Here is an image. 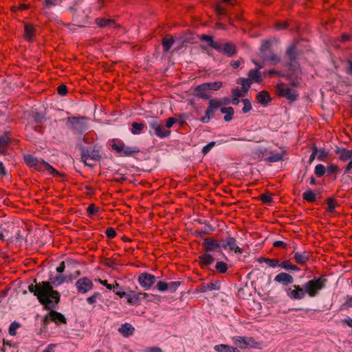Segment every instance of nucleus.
I'll list each match as a JSON object with an SVG mask.
<instances>
[{
  "label": "nucleus",
  "mask_w": 352,
  "mask_h": 352,
  "mask_svg": "<svg viewBox=\"0 0 352 352\" xmlns=\"http://www.w3.org/2000/svg\"><path fill=\"white\" fill-rule=\"evenodd\" d=\"M50 280L51 282L37 283L36 279L34 278L35 284H30L28 286V290L37 298L38 302L44 306L45 309L55 308L60 301V294L54 289L52 283L59 285L65 282V276L62 275L56 276Z\"/></svg>",
  "instance_id": "obj_1"
},
{
  "label": "nucleus",
  "mask_w": 352,
  "mask_h": 352,
  "mask_svg": "<svg viewBox=\"0 0 352 352\" xmlns=\"http://www.w3.org/2000/svg\"><path fill=\"white\" fill-rule=\"evenodd\" d=\"M81 160L85 166H91L89 161L98 162L101 159L100 150L97 145L80 148Z\"/></svg>",
  "instance_id": "obj_2"
},
{
  "label": "nucleus",
  "mask_w": 352,
  "mask_h": 352,
  "mask_svg": "<svg viewBox=\"0 0 352 352\" xmlns=\"http://www.w3.org/2000/svg\"><path fill=\"white\" fill-rule=\"evenodd\" d=\"M230 102L228 98H223L221 99H210L208 102V106L205 112V116L201 118V122L203 123H208L210 119L214 116V111L222 105H226Z\"/></svg>",
  "instance_id": "obj_3"
},
{
  "label": "nucleus",
  "mask_w": 352,
  "mask_h": 352,
  "mask_svg": "<svg viewBox=\"0 0 352 352\" xmlns=\"http://www.w3.org/2000/svg\"><path fill=\"white\" fill-rule=\"evenodd\" d=\"M327 282V280L324 276H320L307 281L303 287L310 297H315L318 292L325 287Z\"/></svg>",
  "instance_id": "obj_4"
},
{
  "label": "nucleus",
  "mask_w": 352,
  "mask_h": 352,
  "mask_svg": "<svg viewBox=\"0 0 352 352\" xmlns=\"http://www.w3.org/2000/svg\"><path fill=\"white\" fill-rule=\"evenodd\" d=\"M111 148L121 157H131L140 152L138 146H128L123 142L113 143Z\"/></svg>",
  "instance_id": "obj_5"
},
{
  "label": "nucleus",
  "mask_w": 352,
  "mask_h": 352,
  "mask_svg": "<svg viewBox=\"0 0 352 352\" xmlns=\"http://www.w3.org/2000/svg\"><path fill=\"white\" fill-rule=\"evenodd\" d=\"M271 42L265 41L261 47L260 51L261 58L263 60L270 61L272 64H277L280 61V58L270 50Z\"/></svg>",
  "instance_id": "obj_6"
},
{
  "label": "nucleus",
  "mask_w": 352,
  "mask_h": 352,
  "mask_svg": "<svg viewBox=\"0 0 352 352\" xmlns=\"http://www.w3.org/2000/svg\"><path fill=\"white\" fill-rule=\"evenodd\" d=\"M53 309H50V312L44 317L43 320V325L46 327L50 322H54L58 326L67 324L66 318L61 313L53 310Z\"/></svg>",
  "instance_id": "obj_7"
},
{
  "label": "nucleus",
  "mask_w": 352,
  "mask_h": 352,
  "mask_svg": "<svg viewBox=\"0 0 352 352\" xmlns=\"http://www.w3.org/2000/svg\"><path fill=\"white\" fill-rule=\"evenodd\" d=\"M277 95L280 97L286 98L289 102H294L298 98V94L296 91L285 86L284 84H278L276 86Z\"/></svg>",
  "instance_id": "obj_8"
},
{
  "label": "nucleus",
  "mask_w": 352,
  "mask_h": 352,
  "mask_svg": "<svg viewBox=\"0 0 352 352\" xmlns=\"http://www.w3.org/2000/svg\"><path fill=\"white\" fill-rule=\"evenodd\" d=\"M285 290L287 296L292 300H301L306 295L304 287H301L298 285H292Z\"/></svg>",
  "instance_id": "obj_9"
},
{
  "label": "nucleus",
  "mask_w": 352,
  "mask_h": 352,
  "mask_svg": "<svg viewBox=\"0 0 352 352\" xmlns=\"http://www.w3.org/2000/svg\"><path fill=\"white\" fill-rule=\"evenodd\" d=\"M149 126L151 130L153 131V133L160 138L168 137L170 134V131L165 129L163 124L156 120L151 121L149 122Z\"/></svg>",
  "instance_id": "obj_10"
},
{
  "label": "nucleus",
  "mask_w": 352,
  "mask_h": 352,
  "mask_svg": "<svg viewBox=\"0 0 352 352\" xmlns=\"http://www.w3.org/2000/svg\"><path fill=\"white\" fill-rule=\"evenodd\" d=\"M78 294H86L94 288L92 280L88 277L79 278L75 284Z\"/></svg>",
  "instance_id": "obj_11"
},
{
  "label": "nucleus",
  "mask_w": 352,
  "mask_h": 352,
  "mask_svg": "<svg viewBox=\"0 0 352 352\" xmlns=\"http://www.w3.org/2000/svg\"><path fill=\"white\" fill-rule=\"evenodd\" d=\"M156 280V277L147 272L142 273L139 275L138 281L139 284L145 289H149Z\"/></svg>",
  "instance_id": "obj_12"
},
{
  "label": "nucleus",
  "mask_w": 352,
  "mask_h": 352,
  "mask_svg": "<svg viewBox=\"0 0 352 352\" xmlns=\"http://www.w3.org/2000/svg\"><path fill=\"white\" fill-rule=\"evenodd\" d=\"M218 48L215 49L219 52L223 53L228 57H232L236 54V46L232 42L225 43H218Z\"/></svg>",
  "instance_id": "obj_13"
},
{
  "label": "nucleus",
  "mask_w": 352,
  "mask_h": 352,
  "mask_svg": "<svg viewBox=\"0 0 352 352\" xmlns=\"http://www.w3.org/2000/svg\"><path fill=\"white\" fill-rule=\"evenodd\" d=\"M148 296V294L145 292H135L134 291L129 292L127 298V303L133 306H139L141 300L145 299Z\"/></svg>",
  "instance_id": "obj_14"
},
{
  "label": "nucleus",
  "mask_w": 352,
  "mask_h": 352,
  "mask_svg": "<svg viewBox=\"0 0 352 352\" xmlns=\"http://www.w3.org/2000/svg\"><path fill=\"white\" fill-rule=\"evenodd\" d=\"M24 162L30 166L34 168L36 170H43L44 160H39L38 158L32 156V155H26L24 156Z\"/></svg>",
  "instance_id": "obj_15"
},
{
  "label": "nucleus",
  "mask_w": 352,
  "mask_h": 352,
  "mask_svg": "<svg viewBox=\"0 0 352 352\" xmlns=\"http://www.w3.org/2000/svg\"><path fill=\"white\" fill-rule=\"evenodd\" d=\"M221 247L226 250L229 249L231 251H234L235 253L242 254L243 250L236 245V239L234 237L228 236L221 243Z\"/></svg>",
  "instance_id": "obj_16"
},
{
  "label": "nucleus",
  "mask_w": 352,
  "mask_h": 352,
  "mask_svg": "<svg viewBox=\"0 0 352 352\" xmlns=\"http://www.w3.org/2000/svg\"><path fill=\"white\" fill-rule=\"evenodd\" d=\"M299 53L295 43L291 44L287 49L286 55L289 60L288 66L292 67L293 63L296 60Z\"/></svg>",
  "instance_id": "obj_17"
},
{
  "label": "nucleus",
  "mask_w": 352,
  "mask_h": 352,
  "mask_svg": "<svg viewBox=\"0 0 352 352\" xmlns=\"http://www.w3.org/2000/svg\"><path fill=\"white\" fill-rule=\"evenodd\" d=\"M202 246L206 252L216 251L221 244L212 238H206L202 243Z\"/></svg>",
  "instance_id": "obj_18"
},
{
  "label": "nucleus",
  "mask_w": 352,
  "mask_h": 352,
  "mask_svg": "<svg viewBox=\"0 0 352 352\" xmlns=\"http://www.w3.org/2000/svg\"><path fill=\"white\" fill-rule=\"evenodd\" d=\"M10 142V132H6L3 135L0 136V154H6Z\"/></svg>",
  "instance_id": "obj_19"
},
{
  "label": "nucleus",
  "mask_w": 352,
  "mask_h": 352,
  "mask_svg": "<svg viewBox=\"0 0 352 352\" xmlns=\"http://www.w3.org/2000/svg\"><path fill=\"white\" fill-rule=\"evenodd\" d=\"M274 280L285 286H287L294 282V278L289 274L281 272L275 276Z\"/></svg>",
  "instance_id": "obj_20"
},
{
  "label": "nucleus",
  "mask_w": 352,
  "mask_h": 352,
  "mask_svg": "<svg viewBox=\"0 0 352 352\" xmlns=\"http://www.w3.org/2000/svg\"><path fill=\"white\" fill-rule=\"evenodd\" d=\"M334 153L339 155V160L342 162L352 159V151L347 148L337 146L334 150Z\"/></svg>",
  "instance_id": "obj_21"
},
{
  "label": "nucleus",
  "mask_w": 352,
  "mask_h": 352,
  "mask_svg": "<svg viewBox=\"0 0 352 352\" xmlns=\"http://www.w3.org/2000/svg\"><path fill=\"white\" fill-rule=\"evenodd\" d=\"M195 93L197 97L204 100H207L210 97L209 91H208L204 83L196 87L195 89Z\"/></svg>",
  "instance_id": "obj_22"
},
{
  "label": "nucleus",
  "mask_w": 352,
  "mask_h": 352,
  "mask_svg": "<svg viewBox=\"0 0 352 352\" xmlns=\"http://www.w3.org/2000/svg\"><path fill=\"white\" fill-rule=\"evenodd\" d=\"M134 331L135 328L128 322L122 324L118 329V332L125 338L132 336Z\"/></svg>",
  "instance_id": "obj_23"
},
{
  "label": "nucleus",
  "mask_w": 352,
  "mask_h": 352,
  "mask_svg": "<svg viewBox=\"0 0 352 352\" xmlns=\"http://www.w3.org/2000/svg\"><path fill=\"white\" fill-rule=\"evenodd\" d=\"M36 34L35 27L29 23H25L24 26V38L28 41H32Z\"/></svg>",
  "instance_id": "obj_24"
},
{
  "label": "nucleus",
  "mask_w": 352,
  "mask_h": 352,
  "mask_svg": "<svg viewBox=\"0 0 352 352\" xmlns=\"http://www.w3.org/2000/svg\"><path fill=\"white\" fill-rule=\"evenodd\" d=\"M256 98L258 102L263 106H266L272 100L271 96L267 91L258 92Z\"/></svg>",
  "instance_id": "obj_25"
},
{
  "label": "nucleus",
  "mask_w": 352,
  "mask_h": 352,
  "mask_svg": "<svg viewBox=\"0 0 352 352\" xmlns=\"http://www.w3.org/2000/svg\"><path fill=\"white\" fill-rule=\"evenodd\" d=\"M294 258L296 263L303 265L309 260V254L307 252L302 253L296 252H294Z\"/></svg>",
  "instance_id": "obj_26"
},
{
  "label": "nucleus",
  "mask_w": 352,
  "mask_h": 352,
  "mask_svg": "<svg viewBox=\"0 0 352 352\" xmlns=\"http://www.w3.org/2000/svg\"><path fill=\"white\" fill-rule=\"evenodd\" d=\"M175 43V39L171 35H166L162 41V49L164 52H167L170 50L173 43Z\"/></svg>",
  "instance_id": "obj_27"
},
{
  "label": "nucleus",
  "mask_w": 352,
  "mask_h": 352,
  "mask_svg": "<svg viewBox=\"0 0 352 352\" xmlns=\"http://www.w3.org/2000/svg\"><path fill=\"white\" fill-rule=\"evenodd\" d=\"M199 260L200 266L201 267H204L206 266L211 265L214 262V258L211 254L206 253L202 255H200L199 256Z\"/></svg>",
  "instance_id": "obj_28"
},
{
  "label": "nucleus",
  "mask_w": 352,
  "mask_h": 352,
  "mask_svg": "<svg viewBox=\"0 0 352 352\" xmlns=\"http://www.w3.org/2000/svg\"><path fill=\"white\" fill-rule=\"evenodd\" d=\"M214 349L217 352H239L236 347L223 344H217Z\"/></svg>",
  "instance_id": "obj_29"
},
{
  "label": "nucleus",
  "mask_w": 352,
  "mask_h": 352,
  "mask_svg": "<svg viewBox=\"0 0 352 352\" xmlns=\"http://www.w3.org/2000/svg\"><path fill=\"white\" fill-rule=\"evenodd\" d=\"M248 76L252 82L259 83L262 81V76L258 69H250L248 72Z\"/></svg>",
  "instance_id": "obj_30"
},
{
  "label": "nucleus",
  "mask_w": 352,
  "mask_h": 352,
  "mask_svg": "<svg viewBox=\"0 0 352 352\" xmlns=\"http://www.w3.org/2000/svg\"><path fill=\"white\" fill-rule=\"evenodd\" d=\"M25 130L28 131H34L39 134H43L44 129L43 124H36L33 122H30L25 126Z\"/></svg>",
  "instance_id": "obj_31"
},
{
  "label": "nucleus",
  "mask_w": 352,
  "mask_h": 352,
  "mask_svg": "<svg viewBox=\"0 0 352 352\" xmlns=\"http://www.w3.org/2000/svg\"><path fill=\"white\" fill-rule=\"evenodd\" d=\"M221 112L226 114L223 118L226 122L230 121L232 119L234 113V109L231 107L221 108Z\"/></svg>",
  "instance_id": "obj_32"
},
{
  "label": "nucleus",
  "mask_w": 352,
  "mask_h": 352,
  "mask_svg": "<svg viewBox=\"0 0 352 352\" xmlns=\"http://www.w3.org/2000/svg\"><path fill=\"white\" fill-rule=\"evenodd\" d=\"M200 39L203 41H206L208 44V45L211 47H212L213 49H217L218 48V43L217 41H214V38H213V36H208V35H206V34H201V36H200Z\"/></svg>",
  "instance_id": "obj_33"
},
{
  "label": "nucleus",
  "mask_w": 352,
  "mask_h": 352,
  "mask_svg": "<svg viewBox=\"0 0 352 352\" xmlns=\"http://www.w3.org/2000/svg\"><path fill=\"white\" fill-rule=\"evenodd\" d=\"M96 23L100 28L111 27L114 24V21L112 19L98 18L96 19Z\"/></svg>",
  "instance_id": "obj_34"
},
{
  "label": "nucleus",
  "mask_w": 352,
  "mask_h": 352,
  "mask_svg": "<svg viewBox=\"0 0 352 352\" xmlns=\"http://www.w3.org/2000/svg\"><path fill=\"white\" fill-rule=\"evenodd\" d=\"M279 267L286 270H293V271H299L300 268L295 265L292 264L289 260H285L278 265Z\"/></svg>",
  "instance_id": "obj_35"
},
{
  "label": "nucleus",
  "mask_w": 352,
  "mask_h": 352,
  "mask_svg": "<svg viewBox=\"0 0 352 352\" xmlns=\"http://www.w3.org/2000/svg\"><path fill=\"white\" fill-rule=\"evenodd\" d=\"M233 342L236 346H238L241 349H247V347H246V344H247L246 337H242V336L234 337V338H233Z\"/></svg>",
  "instance_id": "obj_36"
},
{
  "label": "nucleus",
  "mask_w": 352,
  "mask_h": 352,
  "mask_svg": "<svg viewBox=\"0 0 352 352\" xmlns=\"http://www.w3.org/2000/svg\"><path fill=\"white\" fill-rule=\"evenodd\" d=\"M302 199L307 202L313 203L316 199V195L311 190H308L303 192Z\"/></svg>",
  "instance_id": "obj_37"
},
{
  "label": "nucleus",
  "mask_w": 352,
  "mask_h": 352,
  "mask_svg": "<svg viewBox=\"0 0 352 352\" xmlns=\"http://www.w3.org/2000/svg\"><path fill=\"white\" fill-rule=\"evenodd\" d=\"M43 164V170H46L49 172V173L54 176L58 177L60 175V173L55 169L52 166H51L49 163L44 162Z\"/></svg>",
  "instance_id": "obj_38"
},
{
  "label": "nucleus",
  "mask_w": 352,
  "mask_h": 352,
  "mask_svg": "<svg viewBox=\"0 0 352 352\" xmlns=\"http://www.w3.org/2000/svg\"><path fill=\"white\" fill-rule=\"evenodd\" d=\"M131 128V133L134 135L140 134L144 129L145 125L143 123L133 122Z\"/></svg>",
  "instance_id": "obj_39"
},
{
  "label": "nucleus",
  "mask_w": 352,
  "mask_h": 352,
  "mask_svg": "<svg viewBox=\"0 0 352 352\" xmlns=\"http://www.w3.org/2000/svg\"><path fill=\"white\" fill-rule=\"evenodd\" d=\"M30 122H33L36 124H43L45 122V117L43 114L38 112H34L32 114V120Z\"/></svg>",
  "instance_id": "obj_40"
},
{
  "label": "nucleus",
  "mask_w": 352,
  "mask_h": 352,
  "mask_svg": "<svg viewBox=\"0 0 352 352\" xmlns=\"http://www.w3.org/2000/svg\"><path fill=\"white\" fill-rule=\"evenodd\" d=\"M238 83H240L242 86V91L244 94H246L250 87L251 84L252 83L249 78H240L239 80Z\"/></svg>",
  "instance_id": "obj_41"
},
{
  "label": "nucleus",
  "mask_w": 352,
  "mask_h": 352,
  "mask_svg": "<svg viewBox=\"0 0 352 352\" xmlns=\"http://www.w3.org/2000/svg\"><path fill=\"white\" fill-rule=\"evenodd\" d=\"M258 261L260 263H265L272 267H275L279 265V261L276 258H261Z\"/></svg>",
  "instance_id": "obj_42"
},
{
  "label": "nucleus",
  "mask_w": 352,
  "mask_h": 352,
  "mask_svg": "<svg viewBox=\"0 0 352 352\" xmlns=\"http://www.w3.org/2000/svg\"><path fill=\"white\" fill-rule=\"evenodd\" d=\"M69 120L71 122L72 129L73 130H79L82 129L83 124L78 118L73 117L72 118H69Z\"/></svg>",
  "instance_id": "obj_43"
},
{
  "label": "nucleus",
  "mask_w": 352,
  "mask_h": 352,
  "mask_svg": "<svg viewBox=\"0 0 352 352\" xmlns=\"http://www.w3.org/2000/svg\"><path fill=\"white\" fill-rule=\"evenodd\" d=\"M206 86L208 91H217L222 87L221 82H213L204 83Z\"/></svg>",
  "instance_id": "obj_44"
},
{
  "label": "nucleus",
  "mask_w": 352,
  "mask_h": 352,
  "mask_svg": "<svg viewBox=\"0 0 352 352\" xmlns=\"http://www.w3.org/2000/svg\"><path fill=\"white\" fill-rule=\"evenodd\" d=\"M220 289V281L217 280L215 282H211L204 286V292L206 291H211V290H218Z\"/></svg>",
  "instance_id": "obj_45"
},
{
  "label": "nucleus",
  "mask_w": 352,
  "mask_h": 352,
  "mask_svg": "<svg viewBox=\"0 0 352 352\" xmlns=\"http://www.w3.org/2000/svg\"><path fill=\"white\" fill-rule=\"evenodd\" d=\"M283 153H277L271 155L270 156L267 157L265 159V160L269 162H276L283 160Z\"/></svg>",
  "instance_id": "obj_46"
},
{
  "label": "nucleus",
  "mask_w": 352,
  "mask_h": 352,
  "mask_svg": "<svg viewBox=\"0 0 352 352\" xmlns=\"http://www.w3.org/2000/svg\"><path fill=\"white\" fill-rule=\"evenodd\" d=\"M215 268L221 274H224L228 270V265L223 261H218L216 263Z\"/></svg>",
  "instance_id": "obj_47"
},
{
  "label": "nucleus",
  "mask_w": 352,
  "mask_h": 352,
  "mask_svg": "<svg viewBox=\"0 0 352 352\" xmlns=\"http://www.w3.org/2000/svg\"><path fill=\"white\" fill-rule=\"evenodd\" d=\"M104 264L109 267L116 268L119 265V263L116 259L106 258L104 260Z\"/></svg>",
  "instance_id": "obj_48"
},
{
  "label": "nucleus",
  "mask_w": 352,
  "mask_h": 352,
  "mask_svg": "<svg viewBox=\"0 0 352 352\" xmlns=\"http://www.w3.org/2000/svg\"><path fill=\"white\" fill-rule=\"evenodd\" d=\"M327 205H328V212L330 213H334L335 212V208L337 206L336 201L333 198H329L327 201Z\"/></svg>",
  "instance_id": "obj_49"
},
{
  "label": "nucleus",
  "mask_w": 352,
  "mask_h": 352,
  "mask_svg": "<svg viewBox=\"0 0 352 352\" xmlns=\"http://www.w3.org/2000/svg\"><path fill=\"white\" fill-rule=\"evenodd\" d=\"M325 170V167L320 164L316 166L314 173L317 177H321L324 175Z\"/></svg>",
  "instance_id": "obj_50"
},
{
  "label": "nucleus",
  "mask_w": 352,
  "mask_h": 352,
  "mask_svg": "<svg viewBox=\"0 0 352 352\" xmlns=\"http://www.w3.org/2000/svg\"><path fill=\"white\" fill-rule=\"evenodd\" d=\"M246 347L258 348L260 346V343L255 341L252 337L246 338Z\"/></svg>",
  "instance_id": "obj_51"
},
{
  "label": "nucleus",
  "mask_w": 352,
  "mask_h": 352,
  "mask_svg": "<svg viewBox=\"0 0 352 352\" xmlns=\"http://www.w3.org/2000/svg\"><path fill=\"white\" fill-rule=\"evenodd\" d=\"M259 199L265 204H269L272 202V197L270 192H265V193L261 194L259 196Z\"/></svg>",
  "instance_id": "obj_52"
},
{
  "label": "nucleus",
  "mask_w": 352,
  "mask_h": 352,
  "mask_svg": "<svg viewBox=\"0 0 352 352\" xmlns=\"http://www.w3.org/2000/svg\"><path fill=\"white\" fill-rule=\"evenodd\" d=\"M99 283L102 285L105 286L108 289H113L115 292L116 287H120V285L116 282L115 285L109 284L107 280L99 279Z\"/></svg>",
  "instance_id": "obj_53"
},
{
  "label": "nucleus",
  "mask_w": 352,
  "mask_h": 352,
  "mask_svg": "<svg viewBox=\"0 0 352 352\" xmlns=\"http://www.w3.org/2000/svg\"><path fill=\"white\" fill-rule=\"evenodd\" d=\"M180 281H173L168 283V290L170 292L174 293L177 291V288L180 286Z\"/></svg>",
  "instance_id": "obj_54"
},
{
  "label": "nucleus",
  "mask_w": 352,
  "mask_h": 352,
  "mask_svg": "<svg viewBox=\"0 0 352 352\" xmlns=\"http://www.w3.org/2000/svg\"><path fill=\"white\" fill-rule=\"evenodd\" d=\"M329 155V152L324 148L318 149V160L324 161Z\"/></svg>",
  "instance_id": "obj_55"
},
{
  "label": "nucleus",
  "mask_w": 352,
  "mask_h": 352,
  "mask_svg": "<svg viewBox=\"0 0 352 352\" xmlns=\"http://www.w3.org/2000/svg\"><path fill=\"white\" fill-rule=\"evenodd\" d=\"M242 102L244 104L243 109H242V111L244 113H246L248 112H249L251 109H252V104H251V102L250 101L245 98V99H243L242 100Z\"/></svg>",
  "instance_id": "obj_56"
},
{
  "label": "nucleus",
  "mask_w": 352,
  "mask_h": 352,
  "mask_svg": "<svg viewBox=\"0 0 352 352\" xmlns=\"http://www.w3.org/2000/svg\"><path fill=\"white\" fill-rule=\"evenodd\" d=\"M215 10L217 14L219 15H226L227 14V11L226 8L223 6V4L219 3L216 7Z\"/></svg>",
  "instance_id": "obj_57"
},
{
  "label": "nucleus",
  "mask_w": 352,
  "mask_h": 352,
  "mask_svg": "<svg viewBox=\"0 0 352 352\" xmlns=\"http://www.w3.org/2000/svg\"><path fill=\"white\" fill-rule=\"evenodd\" d=\"M100 298H101V294L99 292H95L93 295L87 298V302L89 304H94L96 302V300Z\"/></svg>",
  "instance_id": "obj_58"
},
{
  "label": "nucleus",
  "mask_w": 352,
  "mask_h": 352,
  "mask_svg": "<svg viewBox=\"0 0 352 352\" xmlns=\"http://www.w3.org/2000/svg\"><path fill=\"white\" fill-rule=\"evenodd\" d=\"M19 327H20V325L18 322H12L9 327V334L11 336H15L16 331Z\"/></svg>",
  "instance_id": "obj_59"
},
{
  "label": "nucleus",
  "mask_w": 352,
  "mask_h": 352,
  "mask_svg": "<svg viewBox=\"0 0 352 352\" xmlns=\"http://www.w3.org/2000/svg\"><path fill=\"white\" fill-rule=\"evenodd\" d=\"M106 236L109 239H113L116 236V232L113 228L108 227L105 231Z\"/></svg>",
  "instance_id": "obj_60"
},
{
  "label": "nucleus",
  "mask_w": 352,
  "mask_h": 352,
  "mask_svg": "<svg viewBox=\"0 0 352 352\" xmlns=\"http://www.w3.org/2000/svg\"><path fill=\"white\" fill-rule=\"evenodd\" d=\"M157 289L160 292H165L168 290V283L164 281H159L157 283Z\"/></svg>",
  "instance_id": "obj_61"
},
{
  "label": "nucleus",
  "mask_w": 352,
  "mask_h": 352,
  "mask_svg": "<svg viewBox=\"0 0 352 352\" xmlns=\"http://www.w3.org/2000/svg\"><path fill=\"white\" fill-rule=\"evenodd\" d=\"M57 92L59 95L63 96H65L67 93V87L66 85H65L64 84H61L58 87H57Z\"/></svg>",
  "instance_id": "obj_62"
},
{
  "label": "nucleus",
  "mask_w": 352,
  "mask_h": 352,
  "mask_svg": "<svg viewBox=\"0 0 352 352\" xmlns=\"http://www.w3.org/2000/svg\"><path fill=\"white\" fill-rule=\"evenodd\" d=\"M338 166L336 164H331L327 168V173L329 174L336 173L338 171Z\"/></svg>",
  "instance_id": "obj_63"
},
{
  "label": "nucleus",
  "mask_w": 352,
  "mask_h": 352,
  "mask_svg": "<svg viewBox=\"0 0 352 352\" xmlns=\"http://www.w3.org/2000/svg\"><path fill=\"white\" fill-rule=\"evenodd\" d=\"M215 144H216L215 142H211L208 143L206 146L203 147L202 153L204 155H206L211 150V148L215 146Z\"/></svg>",
  "instance_id": "obj_64"
}]
</instances>
